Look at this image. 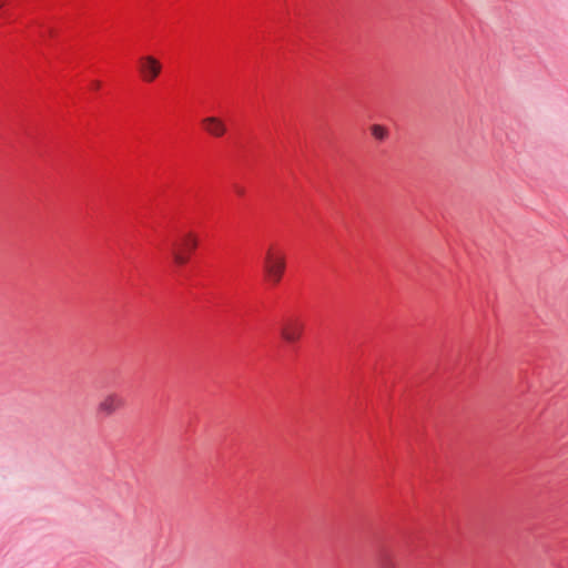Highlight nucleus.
Wrapping results in <instances>:
<instances>
[{
  "label": "nucleus",
  "instance_id": "obj_6",
  "mask_svg": "<svg viewBox=\"0 0 568 568\" xmlns=\"http://www.w3.org/2000/svg\"><path fill=\"white\" fill-rule=\"evenodd\" d=\"M203 129L211 135L220 138L226 132L224 122L215 116H207L202 120Z\"/></svg>",
  "mask_w": 568,
  "mask_h": 568
},
{
  "label": "nucleus",
  "instance_id": "obj_4",
  "mask_svg": "<svg viewBox=\"0 0 568 568\" xmlns=\"http://www.w3.org/2000/svg\"><path fill=\"white\" fill-rule=\"evenodd\" d=\"M125 404V398L121 394L116 392L109 393L98 403L95 408L97 416L108 418L123 409Z\"/></svg>",
  "mask_w": 568,
  "mask_h": 568
},
{
  "label": "nucleus",
  "instance_id": "obj_7",
  "mask_svg": "<svg viewBox=\"0 0 568 568\" xmlns=\"http://www.w3.org/2000/svg\"><path fill=\"white\" fill-rule=\"evenodd\" d=\"M371 133L377 141H384L388 136L387 129L379 124H373L371 126Z\"/></svg>",
  "mask_w": 568,
  "mask_h": 568
},
{
  "label": "nucleus",
  "instance_id": "obj_1",
  "mask_svg": "<svg viewBox=\"0 0 568 568\" xmlns=\"http://www.w3.org/2000/svg\"><path fill=\"white\" fill-rule=\"evenodd\" d=\"M162 248L168 250L176 266L185 265L197 246L196 235L182 227L173 226L163 239Z\"/></svg>",
  "mask_w": 568,
  "mask_h": 568
},
{
  "label": "nucleus",
  "instance_id": "obj_3",
  "mask_svg": "<svg viewBox=\"0 0 568 568\" xmlns=\"http://www.w3.org/2000/svg\"><path fill=\"white\" fill-rule=\"evenodd\" d=\"M304 326L298 316H286L280 324V335L285 343L295 344L302 338Z\"/></svg>",
  "mask_w": 568,
  "mask_h": 568
},
{
  "label": "nucleus",
  "instance_id": "obj_11",
  "mask_svg": "<svg viewBox=\"0 0 568 568\" xmlns=\"http://www.w3.org/2000/svg\"><path fill=\"white\" fill-rule=\"evenodd\" d=\"M237 193H239L240 195H242V194H243V190L239 189V190H237Z\"/></svg>",
  "mask_w": 568,
  "mask_h": 568
},
{
  "label": "nucleus",
  "instance_id": "obj_5",
  "mask_svg": "<svg viewBox=\"0 0 568 568\" xmlns=\"http://www.w3.org/2000/svg\"><path fill=\"white\" fill-rule=\"evenodd\" d=\"M138 69L144 82H153L161 73V62L152 55H143L138 61Z\"/></svg>",
  "mask_w": 568,
  "mask_h": 568
},
{
  "label": "nucleus",
  "instance_id": "obj_2",
  "mask_svg": "<svg viewBox=\"0 0 568 568\" xmlns=\"http://www.w3.org/2000/svg\"><path fill=\"white\" fill-rule=\"evenodd\" d=\"M286 270V254L283 247L271 244L263 258V272L266 281L275 286L281 281Z\"/></svg>",
  "mask_w": 568,
  "mask_h": 568
},
{
  "label": "nucleus",
  "instance_id": "obj_9",
  "mask_svg": "<svg viewBox=\"0 0 568 568\" xmlns=\"http://www.w3.org/2000/svg\"><path fill=\"white\" fill-rule=\"evenodd\" d=\"M100 87V82L99 81H92V89L93 90H98Z\"/></svg>",
  "mask_w": 568,
  "mask_h": 568
},
{
  "label": "nucleus",
  "instance_id": "obj_10",
  "mask_svg": "<svg viewBox=\"0 0 568 568\" xmlns=\"http://www.w3.org/2000/svg\"><path fill=\"white\" fill-rule=\"evenodd\" d=\"M6 0H0V9L4 6Z\"/></svg>",
  "mask_w": 568,
  "mask_h": 568
},
{
  "label": "nucleus",
  "instance_id": "obj_8",
  "mask_svg": "<svg viewBox=\"0 0 568 568\" xmlns=\"http://www.w3.org/2000/svg\"><path fill=\"white\" fill-rule=\"evenodd\" d=\"M382 568H395V565L393 564L392 560L385 559L382 564Z\"/></svg>",
  "mask_w": 568,
  "mask_h": 568
}]
</instances>
